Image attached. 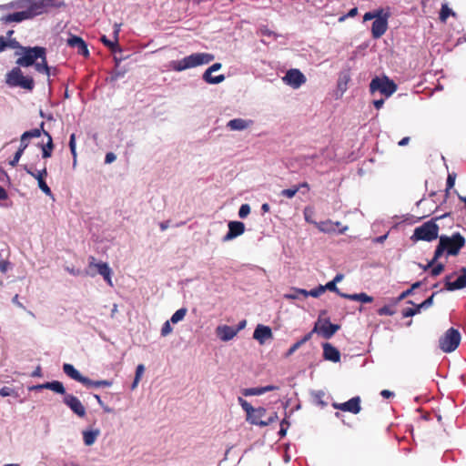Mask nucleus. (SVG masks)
<instances>
[{
	"instance_id": "1",
	"label": "nucleus",
	"mask_w": 466,
	"mask_h": 466,
	"mask_svg": "<svg viewBox=\"0 0 466 466\" xmlns=\"http://www.w3.org/2000/svg\"><path fill=\"white\" fill-rule=\"evenodd\" d=\"M215 59V56L210 53L198 52L187 56L179 60H173L169 63L171 70L182 72L187 69L208 65Z\"/></svg>"
},
{
	"instance_id": "2",
	"label": "nucleus",
	"mask_w": 466,
	"mask_h": 466,
	"mask_svg": "<svg viewBox=\"0 0 466 466\" xmlns=\"http://www.w3.org/2000/svg\"><path fill=\"white\" fill-rule=\"evenodd\" d=\"M464 245L465 238L459 232H456L451 236H439V257L443 253H446L448 256H456Z\"/></svg>"
},
{
	"instance_id": "3",
	"label": "nucleus",
	"mask_w": 466,
	"mask_h": 466,
	"mask_svg": "<svg viewBox=\"0 0 466 466\" xmlns=\"http://www.w3.org/2000/svg\"><path fill=\"white\" fill-rule=\"evenodd\" d=\"M5 84L9 87H21L32 91L35 87L34 79L31 76H25L20 66L12 68L5 75Z\"/></svg>"
},
{
	"instance_id": "4",
	"label": "nucleus",
	"mask_w": 466,
	"mask_h": 466,
	"mask_svg": "<svg viewBox=\"0 0 466 466\" xmlns=\"http://www.w3.org/2000/svg\"><path fill=\"white\" fill-rule=\"evenodd\" d=\"M19 55V53H16ZM46 55V50L42 46H25L21 47L20 57L16 60V65L23 67L33 66L40 57Z\"/></svg>"
},
{
	"instance_id": "5",
	"label": "nucleus",
	"mask_w": 466,
	"mask_h": 466,
	"mask_svg": "<svg viewBox=\"0 0 466 466\" xmlns=\"http://www.w3.org/2000/svg\"><path fill=\"white\" fill-rule=\"evenodd\" d=\"M461 336L457 329L450 328L439 339V348L445 353H451L457 350L461 343Z\"/></svg>"
},
{
	"instance_id": "6",
	"label": "nucleus",
	"mask_w": 466,
	"mask_h": 466,
	"mask_svg": "<svg viewBox=\"0 0 466 466\" xmlns=\"http://www.w3.org/2000/svg\"><path fill=\"white\" fill-rule=\"evenodd\" d=\"M370 93L373 95L376 92H380L381 95L385 96L386 97H389L397 90V86L392 80L389 79L387 76H377L371 80L370 84Z\"/></svg>"
},
{
	"instance_id": "7",
	"label": "nucleus",
	"mask_w": 466,
	"mask_h": 466,
	"mask_svg": "<svg viewBox=\"0 0 466 466\" xmlns=\"http://www.w3.org/2000/svg\"><path fill=\"white\" fill-rule=\"evenodd\" d=\"M437 218H432L429 222L415 228L411 237L414 240L431 241L437 238Z\"/></svg>"
},
{
	"instance_id": "8",
	"label": "nucleus",
	"mask_w": 466,
	"mask_h": 466,
	"mask_svg": "<svg viewBox=\"0 0 466 466\" xmlns=\"http://www.w3.org/2000/svg\"><path fill=\"white\" fill-rule=\"evenodd\" d=\"M340 326L338 324H332L329 319H319L312 329L313 333H318L325 339H330L339 329Z\"/></svg>"
},
{
	"instance_id": "9",
	"label": "nucleus",
	"mask_w": 466,
	"mask_h": 466,
	"mask_svg": "<svg viewBox=\"0 0 466 466\" xmlns=\"http://www.w3.org/2000/svg\"><path fill=\"white\" fill-rule=\"evenodd\" d=\"M40 136H41V129H38V128H34V129L24 132L20 138V147H19L18 150L15 152L13 159L10 160L9 164L12 167H15L17 165L25 149L27 147L26 139L39 137Z\"/></svg>"
},
{
	"instance_id": "10",
	"label": "nucleus",
	"mask_w": 466,
	"mask_h": 466,
	"mask_svg": "<svg viewBox=\"0 0 466 466\" xmlns=\"http://www.w3.org/2000/svg\"><path fill=\"white\" fill-rule=\"evenodd\" d=\"M372 23L371 34L373 38L381 37L388 29V19L390 16L389 9H384Z\"/></svg>"
},
{
	"instance_id": "11",
	"label": "nucleus",
	"mask_w": 466,
	"mask_h": 466,
	"mask_svg": "<svg viewBox=\"0 0 466 466\" xmlns=\"http://www.w3.org/2000/svg\"><path fill=\"white\" fill-rule=\"evenodd\" d=\"M25 172L37 180V184L39 188L48 197H53L52 191L50 187L45 181L46 177L47 176L46 167L42 168L41 170H35L27 166L25 167Z\"/></svg>"
},
{
	"instance_id": "12",
	"label": "nucleus",
	"mask_w": 466,
	"mask_h": 466,
	"mask_svg": "<svg viewBox=\"0 0 466 466\" xmlns=\"http://www.w3.org/2000/svg\"><path fill=\"white\" fill-rule=\"evenodd\" d=\"M52 5L53 0H28V9L25 12L30 19L45 13Z\"/></svg>"
},
{
	"instance_id": "13",
	"label": "nucleus",
	"mask_w": 466,
	"mask_h": 466,
	"mask_svg": "<svg viewBox=\"0 0 466 466\" xmlns=\"http://www.w3.org/2000/svg\"><path fill=\"white\" fill-rule=\"evenodd\" d=\"M282 80L286 85L297 89L306 82V77L299 69H289Z\"/></svg>"
},
{
	"instance_id": "14",
	"label": "nucleus",
	"mask_w": 466,
	"mask_h": 466,
	"mask_svg": "<svg viewBox=\"0 0 466 466\" xmlns=\"http://www.w3.org/2000/svg\"><path fill=\"white\" fill-rule=\"evenodd\" d=\"M89 268H95L97 270V273L103 277L105 281L110 286L113 287L112 282V269L109 265L106 262H96L94 257L89 258Z\"/></svg>"
},
{
	"instance_id": "15",
	"label": "nucleus",
	"mask_w": 466,
	"mask_h": 466,
	"mask_svg": "<svg viewBox=\"0 0 466 466\" xmlns=\"http://www.w3.org/2000/svg\"><path fill=\"white\" fill-rule=\"evenodd\" d=\"M462 274L456 277V274L449 275L445 278V289L447 290H456L466 287V268H461Z\"/></svg>"
},
{
	"instance_id": "16",
	"label": "nucleus",
	"mask_w": 466,
	"mask_h": 466,
	"mask_svg": "<svg viewBox=\"0 0 466 466\" xmlns=\"http://www.w3.org/2000/svg\"><path fill=\"white\" fill-rule=\"evenodd\" d=\"M63 402L78 417L86 416V408L78 398L72 394H65Z\"/></svg>"
},
{
	"instance_id": "17",
	"label": "nucleus",
	"mask_w": 466,
	"mask_h": 466,
	"mask_svg": "<svg viewBox=\"0 0 466 466\" xmlns=\"http://www.w3.org/2000/svg\"><path fill=\"white\" fill-rule=\"evenodd\" d=\"M228 227V231L222 238L224 242L230 241L245 232V224L240 221H229Z\"/></svg>"
},
{
	"instance_id": "18",
	"label": "nucleus",
	"mask_w": 466,
	"mask_h": 466,
	"mask_svg": "<svg viewBox=\"0 0 466 466\" xmlns=\"http://www.w3.org/2000/svg\"><path fill=\"white\" fill-rule=\"evenodd\" d=\"M334 409L340 410L343 411H349L353 414H358L360 411V397H353L346 402L332 404Z\"/></svg>"
},
{
	"instance_id": "19",
	"label": "nucleus",
	"mask_w": 466,
	"mask_h": 466,
	"mask_svg": "<svg viewBox=\"0 0 466 466\" xmlns=\"http://www.w3.org/2000/svg\"><path fill=\"white\" fill-rule=\"evenodd\" d=\"M273 338V333L268 326L258 324L253 333V339L258 340L260 345H263L267 340Z\"/></svg>"
},
{
	"instance_id": "20",
	"label": "nucleus",
	"mask_w": 466,
	"mask_h": 466,
	"mask_svg": "<svg viewBox=\"0 0 466 466\" xmlns=\"http://www.w3.org/2000/svg\"><path fill=\"white\" fill-rule=\"evenodd\" d=\"M254 122L248 118H233L227 123V128L231 131H243L253 126Z\"/></svg>"
},
{
	"instance_id": "21",
	"label": "nucleus",
	"mask_w": 466,
	"mask_h": 466,
	"mask_svg": "<svg viewBox=\"0 0 466 466\" xmlns=\"http://www.w3.org/2000/svg\"><path fill=\"white\" fill-rule=\"evenodd\" d=\"M66 43L70 47L76 48L77 50L78 54H80L84 56H89V51H88L87 46L81 37L76 36V35H71L67 39Z\"/></svg>"
},
{
	"instance_id": "22",
	"label": "nucleus",
	"mask_w": 466,
	"mask_h": 466,
	"mask_svg": "<svg viewBox=\"0 0 466 466\" xmlns=\"http://www.w3.org/2000/svg\"><path fill=\"white\" fill-rule=\"evenodd\" d=\"M441 159H442L444 166L448 171V177H447L446 187H445V198H444V202H445L446 199L448 198V197L450 196V191L453 188V187L455 185V181L457 178V172L455 171L454 167L452 168L451 171L449 169V166L446 163V158L444 156H441Z\"/></svg>"
},
{
	"instance_id": "23",
	"label": "nucleus",
	"mask_w": 466,
	"mask_h": 466,
	"mask_svg": "<svg viewBox=\"0 0 466 466\" xmlns=\"http://www.w3.org/2000/svg\"><path fill=\"white\" fill-rule=\"evenodd\" d=\"M238 332V329L228 325L218 326L216 333L222 341H228L232 339Z\"/></svg>"
},
{
	"instance_id": "24",
	"label": "nucleus",
	"mask_w": 466,
	"mask_h": 466,
	"mask_svg": "<svg viewBox=\"0 0 466 466\" xmlns=\"http://www.w3.org/2000/svg\"><path fill=\"white\" fill-rule=\"evenodd\" d=\"M63 371L66 374L70 379L78 381L82 384L88 383L87 377L83 376L72 364L65 363L63 365Z\"/></svg>"
},
{
	"instance_id": "25",
	"label": "nucleus",
	"mask_w": 466,
	"mask_h": 466,
	"mask_svg": "<svg viewBox=\"0 0 466 466\" xmlns=\"http://www.w3.org/2000/svg\"><path fill=\"white\" fill-rule=\"evenodd\" d=\"M323 357L326 360L339 362L340 360V352L329 343L323 344Z\"/></svg>"
},
{
	"instance_id": "26",
	"label": "nucleus",
	"mask_w": 466,
	"mask_h": 466,
	"mask_svg": "<svg viewBox=\"0 0 466 466\" xmlns=\"http://www.w3.org/2000/svg\"><path fill=\"white\" fill-rule=\"evenodd\" d=\"M44 122H42L38 129H41V134L43 133L47 137L46 144L42 146V157L44 158H47L50 157L52 155L54 145L51 135L47 131L44 130Z\"/></svg>"
},
{
	"instance_id": "27",
	"label": "nucleus",
	"mask_w": 466,
	"mask_h": 466,
	"mask_svg": "<svg viewBox=\"0 0 466 466\" xmlns=\"http://www.w3.org/2000/svg\"><path fill=\"white\" fill-rule=\"evenodd\" d=\"M29 19L25 10L8 14L1 17V21L5 24L20 23L24 20Z\"/></svg>"
},
{
	"instance_id": "28",
	"label": "nucleus",
	"mask_w": 466,
	"mask_h": 466,
	"mask_svg": "<svg viewBox=\"0 0 466 466\" xmlns=\"http://www.w3.org/2000/svg\"><path fill=\"white\" fill-rule=\"evenodd\" d=\"M313 224L323 233L330 234L337 232L335 229V223L332 220L328 219L320 222H313Z\"/></svg>"
},
{
	"instance_id": "29",
	"label": "nucleus",
	"mask_w": 466,
	"mask_h": 466,
	"mask_svg": "<svg viewBox=\"0 0 466 466\" xmlns=\"http://www.w3.org/2000/svg\"><path fill=\"white\" fill-rule=\"evenodd\" d=\"M99 435H100V431L98 429L84 431H83L84 443L86 446L93 445L96 442V441Z\"/></svg>"
},
{
	"instance_id": "30",
	"label": "nucleus",
	"mask_w": 466,
	"mask_h": 466,
	"mask_svg": "<svg viewBox=\"0 0 466 466\" xmlns=\"http://www.w3.org/2000/svg\"><path fill=\"white\" fill-rule=\"evenodd\" d=\"M39 62H35L33 66H35V69L41 74L46 75L47 77L51 76V68L48 66L46 62V55L43 57L39 58Z\"/></svg>"
},
{
	"instance_id": "31",
	"label": "nucleus",
	"mask_w": 466,
	"mask_h": 466,
	"mask_svg": "<svg viewBox=\"0 0 466 466\" xmlns=\"http://www.w3.org/2000/svg\"><path fill=\"white\" fill-rule=\"evenodd\" d=\"M44 387L46 390H50L56 393L62 394L64 396H65V394H67L66 392V389H65L63 383L58 380L45 382Z\"/></svg>"
},
{
	"instance_id": "32",
	"label": "nucleus",
	"mask_w": 466,
	"mask_h": 466,
	"mask_svg": "<svg viewBox=\"0 0 466 466\" xmlns=\"http://www.w3.org/2000/svg\"><path fill=\"white\" fill-rule=\"evenodd\" d=\"M450 16L453 17L454 19H457L456 13L453 12L452 9L449 7L447 3H443L441 5V11L439 12V19L441 22H446Z\"/></svg>"
},
{
	"instance_id": "33",
	"label": "nucleus",
	"mask_w": 466,
	"mask_h": 466,
	"mask_svg": "<svg viewBox=\"0 0 466 466\" xmlns=\"http://www.w3.org/2000/svg\"><path fill=\"white\" fill-rule=\"evenodd\" d=\"M266 414V409L264 408H258L255 409L254 412H251V418H247V420L254 425H258L259 422H264V420H260L262 417H264Z\"/></svg>"
},
{
	"instance_id": "34",
	"label": "nucleus",
	"mask_w": 466,
	"mask_h": 466,
	"mask_svg": "<svg viewBox=\"0 0 466 466\" xmlns=\"http://www.w3.org/2000/svg\"><path fill=\"white\" fill-rule=\"evenodd\" d=\"M312 336V332L306 334L301 339L294 343L287 351L286 357L291 356L296 350H298L303 344L308 342Z\"/></svg>"
},
{
	"instance_id": "35",
	"label": "nucleus",
	"mask_w": 466,
	"mask_h": 466,
	"mask_svg": "<svg viewBox=\"0 0 466 466\" xmlns=\"http://www.w3.org/2000/svg\"><path fill=\"white\" fill-rule=\"evenodd\" d=\"M202 79L208 83V84H210V85H217V84H220L222 83L224 80H225V76L224 75H218V76H212V73H209L208 74V76L207 77L206 76V71L203 73L202 75Z\"/></svg>"
},
{
	"instance_id": "36",
	"label": "nucleus",
	"mask_w": 466,
	"mask_h": 466,
	"mask_svg": "<svg viewBox=\"0 0 466 466\" xmlns=\"http://www.w3.org/2000/svg\"><path fill=\"white\" fill-rule=\"evenodd\" d=\"M87 381H88V383L86 382V383L83 384V385H85L87 388H100V387H110V386H112V381L106 380H92L87 378Z\"/></svg>"
},
{
	"instance_id": "37",
	"label": "nucleus",
	"mask_w": 466,
	"mask_h": 466,
	"mask_svg": "<svg viewBox=\"0 0 466 466\" xmlns=\"http://www.w3.org/2000/svg\"><path fill=\"white\" fill-rule=\"evenodd\" d=\"M187 308H181L179 309H177L170 318V321L173 323V324H177L178 323L179 321L183 320L184 318L186 317L187 315Z\"/></svg>"
},
{
	"instance_id": "38",
	"label": "nucleus",
	"mask_w": 466,
	"mask_h": 466,
	"mask_svg": "<svg viewBox=\"0 0 466 466\" xmlns=\"http://www.w3.org/2000/svg\"><path fill=\"white\" fill-rule=\"evenodd\" d=\"M238 401L239 405L242 407V409L247 413V418H251V412L255 411V408L251 406L246 400H244L242 397L238 398Z\"/></svg>"
},
{
	"instance_id": "39",
	"label": "nucleus",
	"mask_w": 466,
	"mask_h": 466,
	"mask_svg": "<svg viewBox=\"0 0 466 466\" xmlns=\"http://www.w3.org/2000/svg\"><path fill=\"white\" fill-rule=\"evenodd\" d=\"M351 298H352V300L360 301L362 303H370L373 301L372 297H370L368 294L363 293V292L353 294V296Z\"/></svg>"
},
{
	"instance_id": "40",
	"label": "nucleus",
	"mask_w": 466,
	"mask_h": 466,
	"mask_svg": "<svg viewBox=\"0 0 466 466\" xmlns=\"http://www.w3.org/2000/svg\"><path fill=\"white\" fill-rule=\"evenodd\" d=\"M69 147L70 151L73 157V166H76V135L71 134L70 140H69Z\"/></svg>"
},
{
	"instance_id": "41",
	"label": "nucleus",
	"mask_w": 466,
	"mask_h": 466,
	"mask_svg": "<svg viewBox=\"0 0 466 466\" xmlns=\"http://www.w3.org/2000/svg\"><path fill=\"white\" fill-rule=\"evenodd\" d=\"M395 304L393 303V305H385L383 306L382 308H380L379 310H378V314L380 315V316H392L395 314V310L393 309V306Z\"/></svg>"
},
{
	"instance_id": "42",
	"label": "nucleus",
	"mask_w": 466,
	"mask_h": 466,
	"mask_svg": "<svg viewBox=\"0 0 466 466\" xmlns=\"http://www.w3.org/2000/svg\"><path fill=\"white\" fill-rule=\"evenodd\" d=\"M242 393L244 396H259L263 394V390L261 387L248 388L243 390Z\"/></svg>"
},
{
	"instance_id": "43",
	"label": "nucleus",
	"mask_w": 466,
	"mask_h": 466,
	"mask_svg": "<svg viewBox=\"0 0 466 466\" xmlns=\"http://www.w3.org/2000/svg\"><path fill=\"white\" fill-rule=\"evenodd\" d=\"M300 189V187H293L290 188L283 189L280 195L288 198H292Z\"/></svg>"
},
{
	"instance_id": "44",
	"label": "nucleus",
	"mask_w": 466,
	"mask_h": 466,
	"mask_svg": "<svg viewBox=\"0 0 466 466\" xmlns=\"http://www.w3.org/2000/svg\"><path fill=\"white\" fill-rule=\"evenodd\" d=\"M384 9L383 8H379V9H376L372 12H367L364 15H363V21L366 22V21H370V20H372V19H376L379 15H380V14H381V12L383 11Z\"/></svg>"
},
{
	"instance_id": "45",
	"label": "nucleus",
	"mask_w": 466,
	"mask_h": 466,
	"mask_svg": "<svg viewBox=\"0 0 466 466\" xmlns=\"http://www.w3.org/2000/svg\"><path fill=\"white\" fill-rule=\"evenodd\" d=\"M10 7L21 9V11L27 10L28 9V0H17L15 2H12L10 4Z\"/></svg>"
},
{
	"instance_id": "46",
	"label": "nucleus",
	"mask_w": 466,
	"mask_h": 466,
	"mask_svg": "<svg viewBox=\"0 0 466 466\" xmlns=\"http://www.w3.org/2000/svg\"><path fill=\"white\" fill-rule=\"evenodd\" d=\"M436 262H437V248L434 250L431 260L427 265V267L431 268V274L432 276H437V265L435 264Z\"/></svg>"
},
{
	"instance_id": "47",
	"label": "nucleus",
	"mask_w": 466,
	"mask_h": 466,
	"mask_svg": "<svg viewBox=\"0 0 466 466\" xmlns=\"http://www.w3.org/2000/svg\"><path fill=\"white\" fill-rule=\"evenodd\" d=\"M420 286V282L414 283L411 286V289H407L406 291H403L398 298L394 299V304H397L398 302H400V300L405 299L411 292L412 289H414Z\"/></svg>"
},
{
	"instance_id": "48",
	"label": "nucleus",
	"mask_w": 466,
	"mask_h": 466,
	"mask_svg": "<svg viewBox=\"0 0 466 466\" xmlns=\"http://www.w3.org/2000/svg\"><path fill=\"white\" fill-rule=\"evenodd\" d=\"M250 213V207L248 204H242L238 209V217L240 218H247Z\"/></svg>"
},
{
	"instance_id": "49",
	"label": "nucleus",
	"mask_w": 466,
	"mask_h": 466,
	"mask_svg": "<svg viewBox=\"0 0 466 466\" xmlns=\"http://www.w3.org/2000/svg\"><path fill=\"white\" fill-rule=\"evenodd\" d=\"M170 323H172L170 320H167L163 324L160 331L162 337H167L172 332L173 329Z\"/></svg>"
},
{
	"instance_id": "50",
	"label": "nucleus",
	"mask_w": 466,
	"mask_h": 466,
	"mask_svg": "<svg viewBox=\"0 0 466 466\" xmlns=\"http://www.w3.org/2000/svg\"><path fill=\"white\" fill-rule=\"evenodd\" d=\"M289 426V420L285 418L280 422V430L279 431V434L280 437H284L287 434L288 428Z\"/></svg>"
},
{
	"instance_id": "51",
	"label": "nucleus",
	"mask_w": 466,
	"mask_h": 466,
	"mask_svg": "<svg viewBox=\"0 0 466 466\" xmlns=\"http://www.w3.org/2000/svg\"><path fill=\"white\" fill-rule=\"evenodd\" d=\"M324 292H325V288H322V285H319L318 288L309 290V296H311L313 298H318Z\"/></svg>"
},
{
	"instance_id": "52",
	"label": "nucleus",
	"mask_w": 466,
	"mask_h": 466,
	"mask_svg": "<svg viewBox=\"0 0 466 466\" xmlns=\"http://www.w3.org/2000/svg\"><path fill=\"white\" fill-rule=\"evenodd\" d=\"M418 312H420V309L418 308V306L416 308H408L403 310L402 316L404 318H408V317L414 316Z\"/></svg>"
},
{
	"instance_id": "53",
	"label": "nucleus",
	"mask_w": 466,
	"mask_h": 466,
	"mask_svg": "<svg viewBox=\"0 0 466 466\" xmlns=\"http://www.w3.org/2000/svg\"><path fill=\"white\" fill-rule=\"evenodd\" d=\"M15 395V390L10 387H3L0 389V396L2 397H8V396H14Z\"/></svg>"
},
{
	"instance_id": "54",
	"label": "nucleus",
	"mask_w": 466,
	"mask_h": 466,
	"mask_svg": "<svg viewBox=\"0 0 466 466\" xmlns=\"http://www.w3.org/2000/svg\"><path fill=\"white\" fill-rule=\"evenodd\" d=\"M358 14V8L357 7H353L351 8L348 14L344 15H341L339 18V22H344L347 18L349 17H354L356 15Z\"/></svg>"
},
{
	"instance_id": "55",
	"label": "nucleus",
	"mask_w": 466,
	"mask_h": 466,
	"mask_svg": "<svg viewBox=\"0 0 466 466\" xmlns=\"http://www.w3.org/2000/svg\"><path fill=\"white\" fill-rule=\"evenodd\" d=\"M457 27H458L457 29H453V33L451 35V37L454 38L455 41H456L455 46L458 45L459 42H460V39H461L460 35H461V32L462 30L461 25L460 23H458V26Z\"/></svg>"
},
{
	"instance_id": "56",
	"label": "nucleus",
	"mask_w": 466,
	"mask_h": 466,
	"mask_svg": "<svg viewBox=\"0 0 466 466\" xmlns=\"http://www.w3.org/2000/svg\"><path fill=\"white\" fill-rule=\"evenodd\" d=\"M434 296H435V293H432L427 299H425L420 304H419L418 308L420 309L428 308L431 305H432Z\"/></svg>"
},
{
	"instance_id": "57",
	"label": "nucleus",
	"mask_w": 466,
	"mask_h": 466,
	"mask_svg": "<svg viewBox=\"0 0 466 466\" xmlns=\"http://www.w3.org/2000/svg\"><path fill=\"white\" fill-rule=\"evenodd\" d=\"M434 296H435V293H432L427 299H425L420 304H419L418 308L420 309L428 308L431 305H432Z\"/></svg>"
},
{
	"instance_id": "58",
	"label": "nucleus",
	"mask_w": 466,
	"mask_h": 466,
	"mask_svg": "<svg viewBox=\"0 0 466 466\" xmlns=\"http://www.w3.org/2000/svg\"><path fill=\"white\" fill-rule=\"evenodd\" d=\"M322 288H325V290L328 289L329 291H333V292H336V293H339V290L337 288V284L333 280L328 282L326 285L322 286Z\"/></svg>"
},
{
	"instance_id": "59",
	"label": "nucleus",
	"mask_w": 466,
	"mask_h": 466,
	"mask_svg": "<svg viewBox=\"0 0 466 466\" xmlns=\"http://www.w3.org/2000/svg\"><path fill=\"white\" fill-rule=\"evenodd\" d=\"M278 419H279L278 414L275 412L267 420H264V422H259V426L260 427L268 426V425L275 422Z\"/></svg>"
},
{
	"instance_id": "60",
	"label": "nucleus",
	"mask_w": 466,
	"mask_h": 466,
	"mask_svg": "<svg viewBox=\"0 0 466 466\" xmlns=\"http://www.w3.org/2000/svg\"><path fill=\"white\" fill-rule=\"evenodd\" d=\"M101 41H102V42H103L106 46L110 47L112 50H114V49H115V47L116 46V43H117V41H116L115 39H114V41H111V40L107 39L106 35H103V36L101 37Z\"/></svg>"
},
{
	"instance_id": "61",
	"label": "nucleus",
	"mask_w": 466,
	"mask_h": 466,
	"mask_svg": "<svg viewBox=\"0 0 466 466\" xmlns=\"http://www.w3.org/2000/svg\"><path fill=\"white\" fill-rule=\"evenodd\" d=\"M221 67H222V65H221L220 63H215V64H213L212 66H210L206 70V76H207V77L208 76V74H209V73L217 72V71H218Z\"/></svg>"
},
{
	"instance_id": "62",
	"label": "nucleus",
	"mask_w": 466,
	"mask_h": 466,
	"mask_svg": "<svg viewBox=\"0 0 466 466\" xmlns=\"http://www.w3.org/2000/svg\"><path fill=\"white\" fill-rule=\"evenodd\" d=\"M145 371V366L143 364H138L136 369L135 379L141 380Z\"/></svg>"
},
{
	"instance_id": "63",
	"label": "nucleus",
	"mask_w": 466,
	"mask_h": 466,
	"mask_svg": "<svg viewBox=\"0 0 466 466\" xmlns=\"http://www.w3.org/2000/svg\"><path fill=\"white\" fill-rule=\"evenodd\" d=\"M287 299H300L299 293L296 292V289H293L289 293L284 295Z\"/></svg>"
},
{
	"instance_id": "64",
	"label": "nucleus",
	"mask_w": 466,
	"mask_h": 466,
	"mask_svg": "<svg viewBox=\"0 0 466 466\" xmlns=\"http://www.w3.org/2000/svg\"><path fill=\"white\" fill-rule=\"evenodd\" d=\"M349 80H350V76L348 74L340 75L339 80V87L342 88V85L346 86L347 83L349 82Z\"/></svg>"
}]
</instances>
